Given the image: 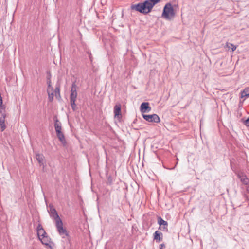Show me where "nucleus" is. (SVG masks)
I'll return each mask as SVG.
<instances>
[{
  "instance_id": "obj_1",
  "label": "nucleus",
  "mask_w": 249,
  "mask_h": 249,
  "mask_svg": "<svg viewBox=\"0 0 249 249\" xmlns=\"http://www.w3.org/2000/svg\"><path fill=\"white\" fill-rule=\"evenodd\" d=\"M160 0H146L143 2L132 5L131 9L144 14L149 13L154 6L159 2Z\"/></svg>"
},
{
  "instance_id": "obj_2",
  "label": "nucleus",
  "mask_w": 249,
  "mask_h": 249,
  "mask_svg": "<svg viewBox=\"0 0 249 249\" xmlns=\"http://www.w3.org/2000/svg\"><path fill=\"white\" fill-rule=\"evenodd\" d=\"M175 15L174 9L170 3H167L164 6L161 17L165 19L171 20Z\"/></svg>"
},
{
  "instance_id": "obj_3",
  "label": "nucleus",
  "mask_w": 249,
  "mask_h": 249,
  "mask_svg": "<svg viewBox=\"0 0 249 249\" xmlns=\"http://www.w3.org/2000/svg\"><path fill=\"white\" fill-rule=\"evenodd\" d=\"M55 226L56 227L58 232L59 234L63 237L68 235V233L66 230L63 227V222L61 220L56 221L55 222Z\"/></svg>"
},
{
  "instance_id": "obj_4",
  "label": "nucleus",
  "mask_w": 249,
  "mask_h": 249,
  "mask_svg": "<svg viewBox=\"0 0 249 249\" xmlns=\"http://www.w3.org/2000/svg\"><path fill=\"white\" fill-rule=\"evenodd\" d=\"M142 117L146 121L149 122L159 123L160 122V118L156 114L152 115L142 114Z\"/></svg>"
},
{
  "instance_id": "obj_5",
  "label": "nucleus",
  "mask_w": 249,
  "mask_h": 249,
  "mask_svg": "<svg viewBox=\"0 0 249 249\" xmlns=\"http://www.w3.org/2000/svg\"><path fill=\"white\" fill-rule=\"evenodd\" d=\"M158 223L159 225V229L164 231H168V223L164 220L161 217H158Z\"/></svg>"
},
{
  "instance_id": "obj_6",
  "label": "nucleus",
  "mask_w": 249,
  "mask_h": 249,
  "mask_svg": "<svg viewBox=\"0 0 249 249\" xmlns=\"http://www.w3.org/2000/svg\"><path fill=\"white\" fill-rule=\"evenodd\" d=\"M49 213H50V216L54 219L55 222L61 220L59 217L56 210L53 208V206L50 205Z\"/></svg>"
},
{
  "instance_id": "obj_7",
  "label": "nucleus",
  "mask_w": 249,
  "mask_h": 249,
  "mask_svg": "<svg viewBox=\"0 0 249 249\" xmlns=\"http://www.w3.org/2000/svg\"><path fill=\"white\" fill-rule=\"evenodd\" d=\"M76 87L75 83H72L71 90L70 101H74L76 100L77 95Z\"/></svg>"
},
{
  "instance_id": "obj_8",
  "label": "nucleus",
  "mask_w": 249,
  "mask_h": 249,
  "mask_svg": "<svg viewBox=\"0 0 249 249\" xmlns=\"http://www.w3.org/2000/svg\"><path fill=\"white\" fill-rule=\"evenodd\" d=\"M237 176L240 179L241 182L244 185H247L249 183V179L247 177L246 175L243 172H239Z\"/></svg>"
},
{
  "instance_id": "obj_9",
  "label": "nucleus",
  "mask_w": 249,
  "mask_h": 249,
  "mask_svg": "<svg viewBox=\"0 0 249 249\" xmlns=\"http://www.w3.org/2000/svg\"><path fill=\"white\" fill-rule=\"evenodd\" d=\"M151 110V107L148 102H143L141 105V111L142 113L148 112Z\"/></svg>"
},
{
  "instance_id": "obj_10",
  "label": "nucleus",
  "mask_w": 249,
  "mask_h": 249,
  "mask_svg": "<svg viewBox=\"0 0 249 249\" xmlns=\"http://www.w3.org/2000/svg\"><path fill=\"white\" fill-rule=\"evenodd\" d=\"M162 233L159 231H156L154 233V239L158 243L160 242L162 239Z\"/></svg>"
},
{
  "instance_id": "obj_11",
  "label": "nucleus",
  "mask_w": 249,
  "mask_h": 249,
  "mask_svg": "<svg viewBox=\"0 0 249 249\" xmlns=\"http://www.w3.org/2000/svg\"><path fill=\"white\" fill-rule=\"evenodd\" d=\"M39 239L43 245L49 246L50 248L51 247L50 245V238L48 236L46 235L42 237Z\"/></svg>"
},
{
  "instance_id": "obj_12",
  "label": "nucleus",
  "mask_w": 249,
  "mask_h": 249,
  "mask_svg": "<svg viewBox=\"0 0 249 249\" xmlns=\"http://www.w3.org/2000/svg\"><path fill=\"white\" fill-rule=\"evenodd\" d=\"M57 136L60 141L64 145L66 143L64 134L61 131H56Z\"/></svg>"
},
{
  "instance_id": "obj_13",
  "label": "nucleus",
  "mask_w": 249,
  "mask_h": 249,
  "mask_svg": "<svg viewBox=\"0 0 249 249\" xmlns=\"http://www.w3.org/2000/svg\"><path fill=\"white\" fill-rule=\"evenodd\" d=\"M114 113L115 117H120L121 116V107L120 105H116L114 108Z\"/></svg>"
},
{
  "instance_id": "obj_14",
  "label": "nucleus",
  "mask_w": 249,
  "mask_h": 249,
  "mask_svg": "<svg viewBox=\"0 0 249 249\" xmlns=\"http://www.w3.org/2000/svg\"><path fill=\"white\" fill-rule=\"evenodd\" d=\"M5 115L3 114L2 116L0 118V125L1 126V131H3L6 128L5 125Z\"/></svg>"
},
{
  "instance_id": "obj_15",
  "label": "nucleus",
  "mask_w": 249,
  "mask_h": 249,
  "mask_svg": "<svg viewBox=\"0 0 249 249\" xmlns=\"http://www.w3.org/2000/svg\"><path fill=\"white\" fill-rule=\"evenodd\" d=\"M241 97L245 98L249 97V88H245L244 90L241 92Z\"/></svg>"
},
{
  "instance_id": "obj_16",
  "label": "nucleus",
  "mask_w": 249,
  "mask_h": 249,
  "mask_svg": "<svg viewBox=\"0 0 249 249\" xmlns=\"http://www.w3.org/2000/svg\"><path fill=\"white\" fill-rule=\"evenodd\" d=\"M36 158L40 165H43L44 157L42 154H36Z\"/></svg>"
},
{
  "instance_id": "obj_17",
  "label": "nucleus",
  "mask_w": 249,
  "mask_h": 249,
  "mask_svg": "<svg viewBox=\"0 0 249 249\" xmlns=\"http://www.w3.org/2000/svg\"><path fill=\"white\" fill-rule=\"evenodd\" d=\"M54 127H55V130L56 132L59 131H61V129H62L61 123L57 119H56L55 120Z\"/></svg>"
},
{
  "instance_id": "obj_18",
  "label": "nucleus",
  "mask_w": 249,
  "mask_h": 249,
  "mask_svg": "<svg viewBox=\"0 0 249 249\" xmlns=\"http://www.w3.org/2000/svg\"><path fill=\"white\" fill-rule=\"evenodd\" d=\"M37 235L38 238L40 239L42 237L45 236L46 235V233L44 229L37 231Z\"/></svg>"
},
{
  "instance_id": "obj_19",
  "label": "nucleus",
  "mask_w": 249,
  "mask_h": 249,
  "mask_svg": "<svg viewBox=\"0 0 249 249\" xmlns=\"http://www.w3.org/2000/svg\"><path fill=\"white\" fill-rule=\"evenodd\" d=\"M226 46L229 49H231L232 52H233L236 49V46L234 45L232 43H227Z\"/></svg>"
},
{
  "instance_id": "obj_20",
  "label": "nucleus",
  "mask_w": 249,
  "mask_h": 249,
  "mask_svg": "<svg viewBox=\"0 0 249 249\" xmlns=\"http://www.w3.org/2000/svg\"><path fill=\"white\" fill-rule=\"evenodd\" d=\"M47 84L48 85L47 89H49V91H52L53 89V88L52 86L51 81V79H50V78H48L47 81Z\"/></svg>"
},
{
  "instance_id": "obj_21",
  "label": "nucleus",
  "mask_w": 249,
  "mask_h": 249,
  "mask_svg": "<svg viewBox=\"0 0 249 249\" xmlns=\"http://www.w3.org/2000/svg\"><path fill=\"white\" fill-rule=\"evenodd\" d=\"M47 93L48 94V98L50 101H53V93H50V91H49V89H47Z\"/></svg>"
},
{
  "instance_id": "obj_22",
  "label": "nucleus",
  "mask_w": 249,
  "mask_h": 249,
  "mask_svg": "<svg viewBox=\"0 0 249 249\" xmlns=\"http://www.w3.org/2000/svg\"><path fill=\"white\" fill-rule=\"evenodd\" d=\"M75 101H70L71 107L73 110H75L76 108V105L75 104Z\"/></svg>"
},
{
  "instance_id": "obj_23",
  "label": "nucleus",
  "mask_w": 249,
  "mask_h": 249,
  "mask_svg": "<svg viewBox=\"0 0 249 249\" xmlns=\"http://www.w3.org/2000/svg\"><path fill=\"white\" fill-rule=\"evenodd\" d=\"M244 124L246 126H249V117L244 121Z\"/></svg>"
},
{
  "instance_id": "obj_24",
  "label": "nucleus",
  "mask_w": 249,
  "mask_h": 249,
  "mask_svg": "<svg viewBox=\"0 0 249 249\" xmlns=\"http://www.w3.org/2000/svg\"><path fill=\"white\" fill-rule=\"evenodd\" d=\"M44 229L41 224H39L37 227V231Z\"/></svg>"
},
{
  "instance_id": "obj_25",
  "label": "nucleus",
  "mask_w": 249,
  "mask_h": 249,
  "mask_svg": "<svg viewBox=\"0 0 249 249\" xmlns=\"http://www.w3.org/2000/svg\"><path fill=\"white\" fill-rule=\"evenodd\" d=\"M55 92L56 93L59 94L60 92V89L59 87H56L55 89Z\"/></svg>"
},
{
  "instance_id": "obj_26",
  "label": "nucleus",
  "mask_w": 249,
  "mask_h": 249,
  "mask_svg": "<svg viewBox=\"0 0 249 249\" xmlns=\"http://www.w3.org/2000/svg\"><path fill=\"white\" fill-rule=\"evenodd\" d=\"M246 191L247 193H249V185L247 186Z\"/></svg>"
},
{
  "instance_id": "obj_27",
  "label": "nucleus",
  "mask_w": 249,
  "mask_h": 249,
  "mask_svg": "<svg viewBox=\"0 0 249 249\" xmlns=\"http://www.w3.org/2000/svg\"><path fill=\"white\" fill-rule=\"evenodd\" d=\"M163 247H164V244H160V249H162Z\"/></svg>"
},
{
  "instance_id": "obj_28",
  "label": "nucleus",
  "mask_w": 249,
  "mask_h": 249,
  "mask_svg": "<svg viewBox=\"0 0 249 249\" xmlns=\"http://www.w3.org/2000/svg\"><path fill=\"white\" fill-rule=\"evenodd\" d=\"M89 57L90 61H92V58L91 54V53L89 54Z\"/></svg>"
}]
</instances>
